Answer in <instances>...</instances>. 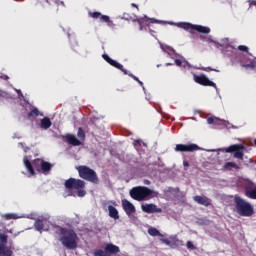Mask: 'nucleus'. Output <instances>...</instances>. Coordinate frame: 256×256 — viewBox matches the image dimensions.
<instances>
[{"label": "nucleus", "instance_id": "c756f323", "mask_svg": "<svg viewBox=\"0 0 256 256\" xmlns=\"http://www.w3.org/2000/svg\"><path fill=\"white\" fill-rule=\"evenodd\" d=\"M48 5H53L55 3L56 5H63L65 7V2L59 1V0H45Z\"/></svg>", "mask_w": 256, "mask_h": 256}, {"label": "nucleus", "instance_id": "6ab92c4d", "mask_svg": "<svg viewBox=\"0 0 256 256\" xmlns=\"http://www.w3.org/2000/svg\"><path fill=\"white\" fill-rule=\"evenodd\" d=\"M194 201L198 203V205H203L204 207H209V205H211V199L205 196H194Z\"/></svg>", "mask_w": 256, "mask_h": 256}, {"label": "nucleus", "instance_id": "37998d69", "mask_svg": "<svg viewBox=\"0 0 256 256\" xmlns=\"http://www.w3.org/2000/svg\"><path fill=\"white\" fill-rule=\"evenodd\" d=\"M183 165H184V167H189V162L184 161V162H183Z\"/></svg>", "mask_w": 256, "mask_h": 256}, {"label": "nucleus", "instance_id": "5701e85b", "mask_svg": "<svg viewBox=\"0 0 256 256\" xmlns=\"http://www.w3.org/2000/svg\"><path fill=\"white\" fill-rule=\"evenodd\" d=\"M51 125H52V123H51V119H49V117H44L40 122L41 129H49V127H51Z\"/></svg>", "mask_w": 256, "mask_h": 256}, {"label": "nucleus", "instance_id": "72a5a7b5", "mask_svg": "<svg viewBox=\"0 0 256 256\" xmlns=\"http://www.w3.org/2000/svg\"><path fill=\"white\" fill-rule=\"evenodd\" d=\"M238 51H242L244 53H249V47H247L245 45H240V46H238Z\"/></svg>", "mask_w": 256, "mask_h": 256}, {"label": "nucleus", "instance_id": "4c0bfd02", "mask_svg": "<svg viewBox=\"0 0 256 256\" xmlns=\"http://www.w3.org/2000/svg\"><path fill=\"white\" fill-rule=\"evenodd\" d=\"M161 242L164 243L165 245H171V240L169 239H161Z\"/></svg>", "mask_w": 256, "mask_h": 256}, {"label": "nucleus", "instance_id": "473e14b6", "mask_svg": "<svg viewBox=\"0 0 256 256\" xmlns=\"http://www.w3.org/2000/svg\"><path fill=\"white\" fill-rule=\"evenodd\" d=\"M200 39L202 41H206V43H215V41L213 39H211V37L200 35Z\"/></svg>", "mask_w": 256, "mask_h": 256}, {"label": "nucleus", "instance_id": "a211bd4d", "mask_svg": "<svg viewBox=\"0 0 256 256\" xmlns=\"http://www.w3.org/2000/svg\"><path fill=\"white\" fill-rule=\"evenodd\" d=\"M140 31H147V27H149V23H155V19H149V18H140L137 20Z\"/></svg>", "mask_w": 256, "mask_h": 256}, {"label": "nucleus", "instance_id": "ddd939ff", "mask_svg": "<svg viewBox=\"0 0 256 256\" xmlns=\"http://www.w3.org/2000/svg\"><path fill=\"white\" fill-rule=\"evenodd\" d=\"M245 196L248 197V199H256V184L253 182H249L245 187Z\"/></svg>", "mask_w": 256, "mask_h": 256}, {"label": "nucleus", "instance_id": "4be33fe9", "mask_svg": "<svg viewBox=\"0 0 256 256\" xmlns=\"http://www.w3.org/2000/svg\"><path fill=\"white\" fill-rule=\"evenodd\" d=\"M108 211H109V217H111L112 219H119V211H117V208L110 205L108 206Z\"/></svg>", "mask_w": 256, "mask_h": 256}, {"label": "nucleus", "instance_id": "0eeeda50", "mask_svg": "<svg viewBox=\"0 0 256 256\" xmlns=\"http://www.w3.org/2000/svg\"><path fill=\"white\" fill-rule=\"evenodd\" d=\"M102 57H103L104 61L109 63V65H111L112 67H115L116 69H119L120 71H122V73H124V75H129V77L134 79V81H137V83H139V85H141V87H143V82L141 80H139V78H137V76H135L131 73L129 74V72L123 67L122 64H119L117 61L111 59V57H109V55H107V54H103Z\"/></svg>", "mask_w": 256, "mask_h": 256}, {"label": "nucleus", "instance_id": "bb28decb", "mask_svg": "<svg viewBox=\"0 0 256 256\" xmlns=\"http://www.w3.org/2000/svg\"><path fill=\"white\" fill-rule=\"evenodd\" d=\"M244 69H255L256 68V58L251 60L248 64H241Z\"/></svg>", "mask_w": 256, "mask_h": 256}, {"label": "nucleus", "instance_id": "393cba45", "mask_svg": "<svg viewBox=\"0 0 256 256\" xmlns=\"http://www.w3.org/2000/svg\"><path fill=\"white\" fill-rule=\"evenodd\" d=\"M226 171H231L232 169H239V166L235 162H227L224 165Z\"/></svg>", "mask_w": 256, "mask_h": 256}, {"label": "nucleus", "instance_id": "dca6fc26", "mask_svg": "<svg viewBox=\"0 0 256 256\" xmlns=\"http://www.w3.org/2000/svg\"><path fill=\"white\" fill-rule=\"evenodd\" d=\"M65 141L68 143V145H72L73 147H79L82 144L81 140L77 139V137L73 134H66Z\"/></svg>", "mask_w": 256, "mask_h": 256}, {"label": "nucleus", "instance_id": "39448f33", "mask_svg": "<svg viewBox=\"0 0 256 256\" xmlns=\"http://www.w3.org/2000/svg\"><path fill=\"white\" fill-rule=\"evenodd\" d=\"M76 169L81 179H84V181H89V183H93L94 185H98L99 176H97V172H95V170L86 165L78 166Z\"/></svg>", "mask_w": 256, "mask_h": 256}, {"label": "nucleus", "instance_id": "cd10ccee", "mask_svg": "<svg viewBox=\"0 0 256 256\" xmlns=\"http://www.w3.org/2000/svg\"><path fill=\"white\" fill-rule=\"evenodd\" d=\"M77 137L78 139H80V141H85V131L83 130V128L79 127L78 128V132H77Z\"/></svg>", "mask_w": 256, "mask_h": 256}, {"label": "nucleus", "instance_id": "f257e3e1", "mask_svg": "<svg viewBox=\"0 0 256 256\" xmlns=\"http://www.w3.org/2000/svg\"><path fill=\"white\" fill-rule=\"evenodd\" d=\"M55 233L60 236V243H62L63 247L71 250L77 249L79 237L75 233V230L55 226Z\"/></svg>", "mask_w": 256, "mask_h": 256}, {"label": "nucleus", "instance_id": "c03bdc74", "mask_svg": "<svg viewBox=\"0 0 256 256\" xmlns=\"http://www.w3.org/2000/svg\"><path fill=\"white\" fill-rule=\"evenodd\" d=\"M2 79H4L5 81H7V80H9V76L4 75V76L2 77Z\"/></svg>", "mask_w": 256, "mask_h": 256}, {"label": "nucleus", "instance_id": "79ce46f5", "mask_svg": "<svg viewBox=\"0 0 256 256\" xmlns=\"http://www.w3.org/2000/svg\"><path fill=\"white\" fill-rule=\"evenodd\" d=\"M144 184H145V185H151V181H149V180H144Z\"/></svg>", "mask_w": 256, "mask_h": 256}, {"label": "nucleus", "instance_id": "a19ab883", "mask_svg": "<svg viewBox=\"0 0 256 256\" xmlns=\"http://www.w3.org/2000/svg\"><path fill=\"white\" fill-rule=\"evenodd\" d=\"M175 243H177V245L183 246V240L176 239Z\"/></svg>", "mask_w": 256, "mask_h": 256}, {"label": "nucleus", "instance_id": "ea45409f", "mask_svg": "<svg viewBox=\"0 0 256 256\" xmlns=\"http://www.w3.org/2000/svg\"><path fill=\"white\" fill-rule=\"evenodd\" d=\"M203 71H219V70L208 67V68H203Z\"/></svg>", "mask_w": 256, "mask_h": 256}, {"label": "nucleus", "instance_id": "4468645a", "mask_svg": "<svg viewBox=\"0 0 256 256\" xmlns=\"http://www.w3.org/2000/svg\"><path fill=\"white\" fill-rule=\"evenodd\" d=\"M141 209L144 213H163V209L157 207V205L150 203V204H142Z\"/></svg>", "mask_w": 256, "mask_h": 256}, {"label": "nucleus", "instance_id": "20e7f679", "mask_svg": "<svg viewBox=\"0 0 256 256\" xmlns=\"http://www.w3.org/2000/svg\"><path fill=\"white\" fill-rule=\"evenodd\" d=\"M234 204L236 213H238V215L241 217H251L255 213L251 203L245 201L239 195L234 196Z\"/></svg>", "mask_w": 256, "mask_h": 256}, {"label": "nucleus", "instance_id": "aec40b11", "mask_svg": "<svg viewBox=\"0 0 256 256\" xmlns=\"http://www.w3.org/2000/svg\"><path fill=\"white\" fill-rule=\"evenodd\" d=\"M34 228L36 229V231H39V233H43V231H48V229H45V224L41 219H37L35 221Z\"/></svg>", "mask_w": 256, "mask_h": 256}, {"label": "nucleus", "instance_id": "9b49d317", "mask_svg": "<svg viewBox=\"0 0 256 256\" xmlns=\"http://www.w3.org/2000/svg\"><path fill=\"white\" fill-rule=\"evenodd\" d=\"M199 149L197 144H177L175 147L176 153H193Z\"/></svg>", "mask_w": 256, "mask_h": 256}, {"label": "nucleus", "instance_id": "f03ea898", "mask_svg": "<svg viewBox=\"0 0 256 256\" xmlns=\"http://www.w3.org/2000/svg\"><path fill=\"white\" fill-rule=\"evenodd\" d=\"M23 163H24V167H26L28 173L32 176L35 175V171H37L38 173H43L44 175H47V173H49V171H51V169H53V165H51V163H49L41 158L34 159L31 162V161H29V158H27V156H25L23 158Z\"/></svg>", "mask_w": 256, "mask_h": 256}, {"label": "nucleus", "instance_id": "a18cd8bd", "mask_svg": "<svg viewBox=\"0 0 256 256\" xmlns=\"http://www.w3.org/2000/svg\"><path fill=\"white\" fill-rule=\"evenodd\" d=\"M132 7H136V9H139V7L137 6V4L132 3Z\"/></svg>", "mask_w": 256, "mask_h": 256}, {"label": "nucleus", "instance_id": "e433bc0d", "mask_svg": "<svg viewBox=\"0 0 256 256\" xmlns=\"http://www.w3.org/2000/svg\"><path fill=\"white\" fill-rule=\"evenodd\" d=\"M175 65H177V67H181L183 65V62L180 59H176Z\"/></svg>", "mask_w": 256, "mask_h": 256}, {"label": "nucleus", "instance_id": "2f4dec72", "mask_svg": "<svg viewBox=\"0 0 256 256\" xmlns=\"http://www.w3.org/2000/svg\"><path fill=\"white\" fill-rule=\"evenodd\" d=\"M28 117H39V109L34 108L28 113Z\"/></svg>", "mask_w": 256, "mask_h": 256}, {"label": "nucleus", "instance_id": "7c9ffc66", "mask_svg": "<svg viewBox=\"0 0 256 256\" xmlns=\"http://www.w3.org/2000/svg\"><path fill=\"white\" fill-rule=\"evenodd\" d=\"M2 219H5L6 221H11V219H17V217L15 214L8 213L2 215Z\"/></svg>", "mask_w": 256, "mask_h": 256}, {"label": "nucleus", "instance_id": "f3484780", "mask_svg": "<svg viewBox=\"0 0 256 256\" xmlns=\"http://www.w3.org/2000/svg\"><path fill=\"white\" fill-rule=\"evenodd\" d=\"M122 207L126 215H131L132 213H135V206L127 199L122 200Z\"/></svg>", "mask_w": 256, "mask_h": 256}, {"label": "nucleus", "instance_id": "b1692460", "mask_svg": "<svg viewBox=\"0 0 256 256\" xmlns=\"http://www.w3.org/2000/svg\"><path fill=\"white\" fill-rule=\"evenodd\" d=\"M0 256H13V251L4 245H0Z\"/></svg>", "mask_w": 256, "mask_h": 256}, {"label": "nucleus", "instance_id": "c9c22d12", "mask_svg": "<svg viewBox=\"0 0 256 256\" xmlns=\"http://www.w3.org/2000/svg\"><path fill=\"white\" fill-rule=\"evenodd\" d=\"M19 145H20V147H22V149H24L25 153H27V151H29V149H30L29 147H25V144L22 142H20Z\"/></svg>", "mask_w": 256, "mask_h": 256}, {"label": "nucleus", "instance_id": "49530a36", "mask_svg": "<svg viewBox=\"0 0 256 256\" xmlns=\"http://www.w3.org/2000/svg\"><path fill=\"white\" fill-rule=\"evenodd\" d=\"M3 91L0 90V97H3Z\"/></svg>", "mask_w": 256, "mask_h": 256}, {"label": "nucleus", "instance_id": "9d476101", "mask_svg": "<svg viewBox=\"0 0 256 256\" xmlns=\"http://www.w3.org/2000/svg\"><path fill=\"white\" fill-rule=\"evenodd\" d=\"M121 250L119 249V246L114 244H106L104 251L102 249H97L94 251V256H111V255H117Z\"/></svg>", "mask_w": 256, "mask_h": 256}, {"label": "nucleus", "instance_id": "f704fd0d", "mask_svg": "<svg viewBox=\"0 0 256 256\" xmlns=\"http://www.w3.org/2000/svg\"><path fill=\"white\" fill-rule=\"evenodd\" d=\"M186 247H187V249H190L191 251H195V249H196L195 245L191 241H188L186 243Z\"/></svg>", "mask_w": 256, "mask_h": 256}, {"label": "nucleus", "instance_id": "6e6552de", "mask_svg": "<svg viewBox=\"0 0 256 256\" xmlns=\"http://www.w3.org/2000/svg\"><path fill=\"white\" fill-rule=\"evenodd\" d=\"M179 27L181 29H184V31H189L190 33H193V31H197L198 33H204L205 35L211 33V28L207 26L191 24L189 22H181L179 24Z\"/></svg>", "mask_w": 256, "mask_h": 256}, {"label": "nucleus", "instance_id": "f8f14e48", "mask_svg": "<svg viewBox=\"0 0 256 256\" xmlns=\"http://www.w3.org/2000/svg\"><path fill=\"white\" fill-rule=\"evenodd\" d=\"M194 81H195V83H198V85H202L203 87H214V89H217V84H215V82L209 80L205 76V74L194 75Z\"/></svg>", "mask_w": 256, "mask_h": 256}, {"label": "nucleus", "instance_id": "a878e982", "mask_svg": "<svg viewBox=\"0 0 256 256\" xmlns=\"http://www.w3.org/2000/svg\"><path fill=\"white\" fill-rule=\"evenodd\" d=\"M148 233H149V235H151V237H157V236L161 237V236H163V235L161 234V232H159V231L157 230V228H153V227H151V228L148 229Z\"/></svg>", "mask_w": 256, "mask_h": 256}, {"label": "nucleus", "instance_id": "1a4fd4ad", "mask_svg": "<svg viewBox=\"0 0 256 256\" xmlns=\"http://www.w3.org/2000/svg\"><path fill=\"white\" fill-rule=\"evenodd\" d=\"M225 153H234L235 159H239L243 161V157L245 156V146L242 144H233L227 148H224Z\"/></svg>", "mask_w": 256, "mask_h": 256}, {"label": "nucleus", "instance_id": "7ed1b4c3", "mask_svg": "<svg viewBox=\"0 0 256 256\" xmlns=\"http://www.w3.org/2000/svg\"><path fill=\"white\" fill-rule=\"evenodd\" d=\"M130 197L134 201H149V199L159 197V192L145 186H137L130 190Z\"/></svg>", "mask_w": 256, "mask_h": 256}, {"label": "nucleus", "instance_id": "c85d7f7f", "mask_svg": "<svg viewBox=\"0 0 256 256\" xmlns=\"http://www.w3.org/2000/svg\"><path fill=\"white\" fill-rule=\"evenodd\" d=\"M7 239H9V236H7V234L0 233V245H3L5 247V245H7Z\"/></svg>", "mask_w": 256, "mask_h": 256}, {"label": "nucleus", "instance_id": "412c9836", "mask_svg": "<svg viewBox=\"0 0 256 256\" xmlns=\"http://www.w3.org/2000/svg\"><path fill=\"white\" fill-rule=\"evenodd\" d=\"M207 123L209 125H225V121H223L217 117H209L207 119Z\"/></svg>", "mask_w": 256, "mask_h": 256}, {"label": "nucleus", "instance_id": "2eb2a0df", "mask_svg": "<svg viewBox=\"0 0 256 256\" xmlns=\"http://www.w3.org/2000/svg\"><path fill=\"white\" fill-rule=\"evenodd\" d=\"M88 15L89 17H92V19H100L101 23H111V18L101 14V12H89Z\"/></svg>", "mask_w": 256, "mask_h": 256}, {"label": "nucleus", "instance_id": "423d86ee", "mask_svg": "<svg viewBox=\"0 0 256 256\" xmlns=\"http://www.w3.org/2000/svg\"><path fill=\"white\" fill-rule=\"evenodd\" d=\"M64 186L68 191L75 189L78 197H85V195H87V191H85V181L81 179L69 178L65 181Z\"/></svg>", "mask_w": 256, "mask_h": 256}, {"label": "nucleus", "instance_id": "58836bf2", "mask_svg": "<svg viewBox=\"0 0 256 256\" xmlns=\"http://www.w3.org/2000/svg\"><path fill=\"white\" fill-rule=\"evenodd\" d=\"M134 147H141V142H140V140H135V141H134Z\"/></svg>", "mask_w": 256, "mask_h": 256}]
</instances>
